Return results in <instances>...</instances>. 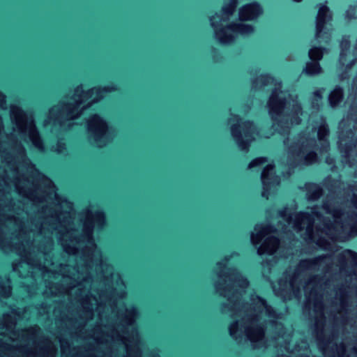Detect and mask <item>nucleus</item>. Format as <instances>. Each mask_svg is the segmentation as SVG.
<instances>
[{
  "instance_id": "f257e3e1",
  "label": "nucleus",
  "mask_w": 357,
  "mask_h": 357,
  "mask_svg": "<svg viewBox=\"0 0 357 357\" xmlns=\"http://www.w3.org/2000/svg\"><path fill=\"white\" fill-rule=\"evenodd\" d=\"M85 287L77 284H68L58 287L56 284L50 286L52 294H67L71 298L79 301L82 310L79 314L81 322L74 325L79 328L82 324L91 319L94 307L99 316V323L90 334L97 344L98 349L105 348L102 355L96 351L86 350L84 348L70 349L67 341L60 340L62 354L66 357H142L141 347L143 340L136 328L129 329L128 326L135 324L139 317V308L133 305L118 307L105 293L99 295V298L89 293L92 284Z\"/></svg>"
},
{
  "instance_id": "f03ea898",
  "label": "nucleus",
  "mask_w": 357,
  "mask_h": 357,
  "mask_svg": "<svg viewBox=\"0 0 357 357\" xmlns=\"http://www.w3.org/2000/svg\"><path fill=\"white\" fill-rule=\"evenodd\" d=\"M238 257V254L233 252L217 261L213 270L217 277L214 287L220 296L226 298L220 304L221 313L233 318L228 326L231 337L238 343L248 340L255 347L264 343L268 324L281 326L279 321L283 314L255 292L242 299L250 282L237 268L227 267L229 262Z\"/></svg>"
},
{
  "instance_id": "7ed1b4c3",
  "label": "nucleus",
  "mask_w": 357,
  "mask_h": 357,
  "mask_svg": "<svg viewBox=\"0 0 357 357\" xmlns=\"http://www.w3.org/2000/svg\"><path fill=\"white\" fill-rule=\"evenodd\" d=\"M322 208L330 217L324 218L318 208L313 207L311 213H299L293 218L287 215L284 208L279 214L287 225L278 227L284 232L289 231V227L298 232L304 230L301 236L305 241L324 248L328 244L326 237L338 240L347 236H357V215L343 212L337 201L329 197L324 199Z\"/></svg>"
},
{
  "instance_id": "20e7f679",
  "label": "nucleus",
  "mask_w": 357,
  "mask_h": 357,
  "mask_svg": "<svg viewBox=\"0 0 357 357\" xmlns=\"http://www.w3.org/2000/svg\"><path fill=\"white\" fill-rule=\"evenodd\" d=\"M238 0H225L221 10L209 17L215 39L222 45L235 43L238 36L247 37L255 32V27L245 22H254L262 15L264 10L257 2H252L238 9V20L229 22L233 17Z\"/></svg>"
},
{
  "instance_id": "39448f33",
  "label": "nucleus",
  "mask_w": 357,
  "mask_h": 357,
  "mask_svg": "<svg viewBox=\"0 0 357 357\" xmlns=\"http://www.w3.org/2000/svg\"><path fill=\"white\" fill-rule=\"evenodd\" d=\"M3 325L11 331L8 338L0 339V357L56 356V346L50 340L41 338L39 327L13 331L15 320L9 314L4 315Z\"/></svg>"
},
{
  "instance_id": "423d86ee",
  "label": "nucleus",
  "mask_w": 357,
  "mask_h": 357,
  "mask_svg": "<svg viewBox=\"0 0 357 357\" xmlns=\"http://www.w3.org/2000/svg\"><path fill=\"white\" fill-rule=\"evenodd\" d=\"M93 96L92 88L86 89L83 84L75 86L70 93L48 108L42 121L43 128L51 126L52 133L70 130L87 107L82 105Z\"/></svg>"
},
{
  "instance_id": "0eeeda50",
  "label": "nucleus",
  "mask_w": 357,
  "mask_h": 357,
  "mask_svg": "<svg viewBox=\"0 0 357 357\" xmlns=\"http://www.w3.org/2000/svg\"><path fill=\"white\" fill-rule=\"evenodd\" d=\"M0 109L8 110L9 119L14 131L17 132L24 142L40 153L46 151L44 139L37 126L35 115L27 112L17 103H7L6 96L0 91Z\"/></svg>"
},
{
  "instance_id": "6e6552de",
  "label": "nucleus",
  "mask_w": 357,
  "mask_h": 357,
  "mask_svg": "<svg viewBox=\"0 0 357 357\" xmlns=\"http://www.w3.org/2000/svg\"><path fill=\"white\" fill-rule=\"evenodd\" d=\"M268 114L275 123L276 130L282 135H288L291 124L301 122L302 107L297 100V96L293 98L280 87L274 89L267 102Z\"/></svg>"
},
{
  "instance_id": "1a4fd4ad",
  "label": "nucleus",
  "mask_w": 357,
  "mask_h": 357,
  "mask_svg": "<svg viewBox=\"0 0 357 357\" xmlns=\"http://www.w3.org/2000/svg\"><path fill=\"white\" fill-rule=\"evenodd\" d=\"M86 128L89 142L98 148H103L112 143L117 135L116 129L97 114L88 117Z\"/></svg>"
},
{
  "instance_id": "9d476101",
  "label": "nucleus",
  "mask_w": 357,
  "mask_h": 357,
  "mask_svg": "<svg viewBox=\"0 0 357 357\" xmlns=\"http://www.w3.org/2000/svg\"><path fill=\"white\" fill-rule=\"evenodd\" d=\"M228 124L231 137L238 148L248 152L250 144L259 136L257 125L251 121H243L237 115L231 116L228 119Z\"/></svg>"
},
{
  "instance_id": "9b49d317",
  "label": "nucleus",
  "mask_w": 357,
  "mask_h": 357,
  "mask_svg": "<svg viewBox=\"0 0 357 357\" xmlns=\"http://www.w3.org/2000/svg\"><path fill=\"white\" fill-rule=\"evenodd\" d=\"M315 147L314 139L304 136L300 137L294 145L289 147L287 165L295 167L314 163L317 160Z\"/></svg>"
},
{
  "instance_id": "f8f14e48",
  "label": "nucleus",
  "mask_w": 357,
  "mask_h": 357,
  "mask_svg": "<svg viewBox=\"0 0 357 357\" xmlns=\"http://www.w3.org/2000/svg\"><path fill=\"white\" fill-rule=\"evenodd\" d=\"M273 232V227L268 225H257L250 234V241L254 245H258L263 238H266L264 242L257 249V254L273 255L276 252L279 246V240L269 236Z\"/></svg>"
},
{
  "instance_id": "ddd939ff",
  "label": "nucleus",
  "mask_w": 357,
  "mask_h": 357,
  "mask_svg": "<svg viewBox=\"0 0 357 357\" xmlns=\"http://www.w3.org/2000/svg\"><path fill=\"white\" fill-rule=\"evenodd\" d=\"M333 19L330 9L321 6L316 17V30L314 38L319 43H328L331 40V32L326 24Z\"/></svg>"
},
{
  "instance_id": "4468645a",
  "label": "nucleus",
  "mask_w": 357,
  "mask_h": 357,
  "mask_svg": "<svg viewBox=\"0 0 357 357\" xmlns=\"http://www.w3.org/2000/svg\"><path fill=\"white\" fill-rule=\"evenodd\" d=\"M261 180L263 185L261 195L268 199L280 183V178L275 175L274 165H268L264 169L261 174Z\"/></svg>"
},
{
  "instance_id": "2eb2a0df",
  "label": "nucleus",
  "mask_w": 357,
  "mask_h": 357,
  "mask_svg": "<svg viewBox=\"0 0 357 357\" xmlns=\"http://www.w3.org/2000/svg\"><path fill=\"white\" fill-rule=\"evenodd\" d=\"M119 89V86L114 83L92 87L93 94L95 96L92 102H99L106 94L117 91Z\"/></svg>"
},
{
  "instance_id": "dca6fc26",
  "label": "nucleus",
  "mask_w": 357,
  "mask_h": 357,
  "mask_svg": "<svg viewBox=\"0 0 357 357\" xmlns=\"http://www.w3.org/2000/svg\"><path fill=\"white\" fill-rule=\"evenodd\" d=\"M50 150L51 152L62 158H66L70 155V150L66 140L63 137L58 138L55 143L51 145Z\"/></svg>"
},
{
  "instance_id": "f3484780",
  "label": "nucleus",
  "mask_w": 357,
  "mask_h": 357,
  "mask_svg": "<svg viewBox=\"0 0 357 357\" xmlns=\"http://www.w3.org/2000/svg\"><path fill=\"white\" fill-rule=\"evenodd\" d=\"M324 70L321 68L319 62L317 61H309L306 62L302 70V74L309 77H315L321 75Z\"/></svg>"
},
{
  "instance_id": "a211bd4d",
  "label": "nucleus",
  "mask_w": 357,
  "mask_h": 357,
  "mask_svg": "<svg viewBox=\"0 0 357 357\" xmlns=\"http://www.w3.org/2000/svg\"><path fill=\"white\" fill-rule=\"evenodd\" d=\"M344 92L342 87L335 86L328 95V102L331 107L335 108L337 107L343 100Z\"/></svg>"
},
{
  "instance_id": "6ab92c4d",
  "label": "nucleus",
  "mask_w": 357,
  "mask_h": 357,
  "mask_svg": "<svg viewBox=\"0 0 357 357\" xmlns=\"http://www.w3.org/2000/svg\"><path fill=\"white\" fill-rule=\"evenodd\" d=\"M322 195L321 188L316 184H310L307 189V198L308 200L315 201Z\"/></svg>"
},
{
  "instance_id": "aec40b11",
  "label": "nucleus",
  "mask_w": 357,
  "mask_h": 357,
  "mask_svg": "<svg viewBox=\"0 0 357 357\" xmlns=\"http://www.w3.org/2000/svg\"><path fill=\"white\" fill-rule=\"evenodd\" d=\"M324 52H327V50L324 47L312 46L308 52V56L310 61H317L319 62L323 58Z\"/></svg>"
},
{
  "instance_id": "412c9836",
  "label": "nucleus",
  "mask_w": 357,
  "mask_h": 357,
  "mask_svg": "<svg viewBox=\"0 0 357 357\" xmlns=\"http://www.w3.org/2000/svg\"><path fill=\"white\" fill-rule=\"evenodd\" d=\"M273 81L271 77L267 75H261L252 81V86L256 89H261L268 84H269Z\"/></svg>"
},
{
  "instance_id": "4be33fe9",
  "label": "nucleus",
  "mask_w": 357,
  "mask_h": 357,
  "mask_svg": "<svg viewBox=\"0 0 357 357\" xmlns=\"http://www.w3.org/2000/svg\"><path fill=\"white\" fill-rule=\"evenodd\" d=\"M350 47V41L347 38L343 37L340 42V49L341 52L340 54V62L342 66H347L346 63L345 56L347 55V52L349 50Z\"/></svg>"
},
{
  "instance_id": "5701e85b",
  "label": "nucleus",
  "mask_w": 357,
  "mask_h": 357,
  "mask_svg": "<svg viewBox=\"0 0 357 357\" xmlns=\"http://www.w3.org/2000/svg\"><path fill=\"white\" fill-rule=\"evenodd\" d=\"M329 134V129L328 126L324 122L319 128L318 130V138L320 141H323V148L326 149L328 146V143L326 140V137H327Z\"/></svg>"
},
{
  "instance_id": "b1692460",
  "label": "nucleus",
  "mask_w": 357,
  "mask_h": 357,
  "mask_svg": "<svg viewBox=\"0 0 357 357\" xmlns=\"http://www.w3.org/2000/svg\"><path fill=\"white\" fill-rule=\"evenodd\" d=\"M325 91V89L321 88L314 91L312 93V97L311 100L312 107L314 109H318L320 105V102L322 99V95Z\"/></svg>"
},
{
  "instance_id": "393cba45",
  "label": "nucleus",
  "mask_w": 357,
  "mask_h": 357,
  "mask_svg": "<svg viewBox=\"0 0 357 357\" xmlns=\"http://www.w3.org/2000/svg\"><path fill=\"white\" fill-rule=\"evenodd\" d=\"M266 162L265 158H257L253 160L248 165V169H252L257 166H261Z\"/></svg>"
},
{
  "instance_id": "a878e982",
  "label": "nucleus",
  "mask_w": 357,
  "mask_h": 357,
  "mask_svg": "<svg viewBox=\"0 0 357 357\" xmlns=\"http://www.w3.org/2000/svg\"><path fill=\"white\" fill-rule=\"evenodd\" d=\"M356 10L357 6H350L346 12V18L348 20L357 18V15H356Z\"/></svg>"
},
{
  "instance_id": "bb28decb",
  "label": "nucleus",
  "mask_w": 357,
  "mask_h": 357,
  "mask_svg": "<svg viewBox=\"0 0 357 357\" xmlns=\"http://www.w3.org/2000/svg\"><path fill=\"white\" fill-rule=\"evenodd\" d=\"M161 351L158 348H153L147 351V357H162L160 355Z\"/></svg>"
},
{
  "instance_id": "cd10ccee",
  "label": "nucleus",
  "mask_w": 357,
  "mask_h": 357,
  "mask_svg": "<svg viewBox=\"0 0 357 357\" xmlns=\"http://www.w3.org/2000/svg\"><path fill=\"white\" fill-rule=\"evenodd\" d=\"M353 204H354V206L357 208V195H354Z\"/></svg>"
},
{
  "instance_id": "c85d7f7f",
  "label": "nucleus",
  "mask_w": 357,
  "mask_h": 357,
  "mask_svg": "<svg viewBox=\"0 0 357 357\" xmlns=\"http://www.w3.org/2000/svg\"><path fill=\"white\" fill-rule=\"evenodd\" d=\"M21 265V263L18 264H13V269L14 271H16L18 268V266Z\"/></svg>"
},
{
  "instance_id": "c756f323",
  "label": "nucleus",
  "mask_w": 357,
  "mask_h": 357,
  "mask_svg": "<svg viewBox=\"0 0 357 357\" xmlns=\"http://www.w3.org/2000/svg\"><path fill=\"white\" fill-rule=\"evenodd\" d=\"M288 142H289V138L288 137L284 138V140H283L284 145V146H287L288 145Z\"/></svg>"
},
{
  "instance_id": "7c9ffc66",
  "label": "nucleus",
  "mask_w": 357,
  "mask_h": 357,
  "mask_svg": "<svg viewBox=\"0 0 357 357\" xmlns=\"http://www.w3.org/2000/svg\"><path fill=\"white\" fill-rule=\"evenodd\" d=\"M326 162L330 165L333 164V160L332 158H326Z\"/></svg>"
},
{
  "instance_id": "2f4dec72",
  "label": "nucleus",
  "mask_w": 357,
  "mask_h": 357,
  "mask_svg": "<svg viewBox=\"0 0 357 357\" xmlns=\"http://www.w3.org/2000/svg\"><path fill=\"white\" fill-rule=\"evenodd\" d=\"M353 350H354V352L356 354V355L357 356V347H354L353 348Z\"/></svg>"
},
{
  "instance_id": "473e14b6",
  "label": "nucleus",
  "mask_w": 357,
  "mask_h": 357,
  "mask_svg": "<svg viewBox=\"0 0 357 357\" xmlns=\"http://www.w3.org/2000/svg\"><path fill=\"white\" fill-rule=\"evenodd\" d=\"M109 268L110 269V272L112 273V267H109Z\"/></svg>"
},
{
  "instance_id": "72a5a7b5",
  "label": "nucleus",
  "mask_w": 357,
  "mask_h": 357,
  "mask_svg": "<svg viewBox=\"0 0 357 357\" xmlns=\"http://www.w3.org/2000/svg\"><path fill=\"white\" fill-rule=\"evenodd\" d=\"M294 1H300L301 0H294Z\"/></svg>"
}]
</instances>
